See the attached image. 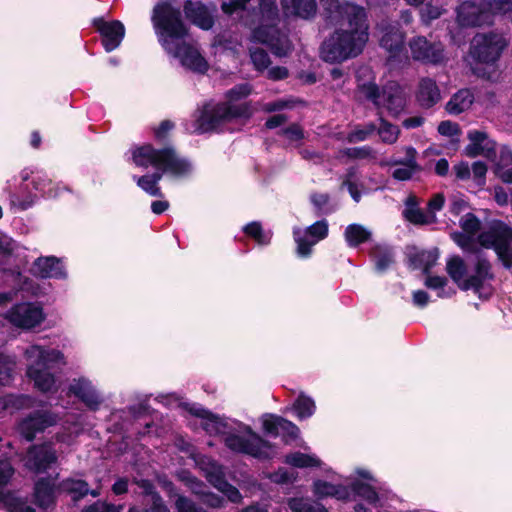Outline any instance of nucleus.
Here are the masks:
<instances>
[{"label":"nucleus","instance_id":"obj_1","mask_svg":"<svg viewBox=\"0 0 512 512\" xmlns=\"http://www.w3.org/2000/svg\"><path fill=\"white\" fill-rule=\"evenodd\" d=\"M131 160L136 167L147 169L152 166L155 171L145 174L156 185L164 175L173 178L188 177L193 170L191 162L181 157L174 146L155 148L150 143L137 145L131 148Z\"/></svg>","mask_w":512,"mask_h":512},{"label":"nucleus","instance_id":"obj_2","mask_svg":"<svg viewBox=\"0 0 512 512\" xmlns=\"http://www.w3.org/2000/svg\"><path fill=\"white\" fill-rule=\"evenodd\" d=\"M320 15L334 32H368L369 17L365 7L346 0H319Z\"/></svg>","mask_w":512,"mask_h":512},{"label":"nucleus","instance_id":"obj_3","mask_svg":"<svg viewBox=\"0 0 512 512\" xmlns=\"http://www.w3.org/2000/svg\"><path fill=\"white\" fill-rule=\"evenodd\" d=\"M191 34H159V42L164 50L178 59L181 66L196 74H206L210 68Z\"/></svg>","mask_w":512,"mask_h":512},{"label":"nucleus","instance_id":"obj_4","mask_svg":"<svg viewBox=\"0 0 512 512\" xmlns=\"http://www.w3.org/2000/svg\"><path fill=\"white\" fill-rule=\"evenodd\" d=\"M252 113L250 102H243L240 105L221 102L212 106L205 104L195 121L196 131L199 134L215 132L224 123L236 119H249Z\"/></svg>","mask_w":512,"mask_h":512},{"label":"nucleus","instance_id":"obj_5","mask_svg":"<svg viewBox=\"0 0 512 512\" xmlns=\"http://www.w3.org/2000/svg\"><path fill=\"white\" fill-rule=\"evenodd\" d=\"M370 34H330L320 46V58L341 63L362 53Z\"/></svg>","mask_w":512,"mask_h":512},{"label":"nucleus","instance_id":"obj_6","mask_svg":"<svg viewBox=\"0 0 512 512\" xmlns=\"http://www.w3.org/2000/svg\"><path fill=\"white\" fill-rule=\"evenodd\" d=\"M250 439L236 433H228L224 438L225 446L232 452L249 455L259 460L271 459L268 452L273 444L256 433L250 426L246 428Z\"/></svg>","mask_w":512,"mask_h":512},{"label":"nucleus","instance_id":"obj_7","mask_svg":"<svg viewBox=\"0 0 512 512\" xmlns=\"http://www.w3.org/2000/svg\"><path fill=\"white\" fill-rule=\"evenodd\" d=\"M507 44L503 34H475L469 54L478 63L492 64L500 58Z\"/></svg>","mask_w":512,"mask_h":512},{"label":"nucleus","instance_id":"obj_8","mask_svg":"<svg viewBox=\"0 0 512 512\" xmlns=\"http://www.w3.org/2000/svg\"><path fill=\"white\" fill-rule=\"evenodd\" d=\"M456 23L460 28H481L492 26V16L486 10L484 1L465 0L455 8Z\"/></svg>","mask_w":512,"mask_h":512},{"label":"nucleus","instance_id":"obj_9","mask_svg":"<svg viewBox=\"0 0 512 512\" xmlns=\"http://www.w3.org/2000/svg\"><path fill=\"white\" fill-rule=\"evenodd\" d=\"M57 415L51 410L36 409L28 413L17 424V431L22 438L32 442L38 433L56 425Z\"/></svg>","mask_w":512,"mask_h":512},{"label":"nucleus","instance_id":"obj_10","mask_svg":"<svg viewBox=\"0 0 512 512\" xmlns=\"http://www.w3.org/2000/svg\"><path fill=\"white\" fill-rule=\"evenodd\" d=\"M151 21L157 32H188L180 9L167 1L154 6Z\"/></svg>","mask_w":512,"mask_h":512},{"label":"nucleus","instance_id":"obj_11","mask_svg":"<svg viewBox=\"0 0 512 512\" xmlns=\"http://www.w3.org/2000/svg\"><path fill=\"white\" fill-rule=\"evenodd\" d=\"M57 462V452L51 442L33 444L27 450L26 466L36 474L47 472Z\"/></svg>","mask_w":512,"mask_h":512},{"label":"nucleus","instance_id":"obj_12","mask_svg":"<svg viewBox=\"0 0 512 512\" xmlns=\"http://www.w3.org/2000/svg\"><path fill=\"white\" fill-rule=\"evenodd\" d=\"M495 275L492 270V265L486 257H479L474 265V272L470 276L466 277L462 283L461 290L468 291L472 290L479 297L482 296L483 291L489 289L491 294V285L487 282L493 281Z\"/></svg>","mask_w":512,"mask_h":512},{"label":"nucleus","instance_id":"obj_13","mask_svg":"<svg viewBox=\"0 0 512 512\" xmlns=\"http://www.w3.org/2000/svg\"><path fill=\"white\" fill-rule=\"evenodd\" d=\"M477 241L483 248L494 251L512 246V227L503 221H495L477 236Z\"/></svg>","mask_w":512,"mask_h":512},{"label":"nucleus","instance_id":"obj_14","mask_svg":"<svg viewBox=\"0 0 512 512\" xmlns=\"http://www.w3.org/2000/svg\"><path fill=\"white\" fill-rule=\"evenodd\" d=\"M410 49L413 58L423 63L439 64L444 60L443 45L430 42L423 35H418L410 42Z\"/></svg>","mask_w":512,"mask_h":512},{"label":"nucleus","instance_id":"obj_15","mask_svg":"<svg viewBox=\"0 0 512 512\" xmlns=\"http://www.w3.org/2000/svg\"><path fill=\"white\" fill-rule=\"evenodd\" d=\"M9 319L19 328L31 329L44 320L43 309L31 303L20 304L11 309Z\"/></svg>","mask_w":512,"mask_h":512},{"label":"nucleus","instance_id":"obj_16","mask_svg":"<svg viewBox=\"0 0 512 512\" xmlns=\"http://www.w3.org/2000/svg\"><path fill=\"white\" fill-rule=\"evenodd\" d=\"M470 143L466 146V154L469 157L484 156L487 159L496 157V142L489 139L487 132L482 130H470L467 135Z\"/></svg>","mask_w":512,"mask_h":512},{"label":"nucleus","instance_id":"obj_17","mask_svg":"<svg viewBox=\"0 0 512 512\" xmlns=\"http://www.w3.org/2000/svg\"><path fill=\"white\" fill-rule=\"evenodd\" d=\"M183 12L186 19L201 30H210L214 25V16L209 8L200 1H185Z\"/></svg>","mask_w":512,"mask_h":512},{"label":"nucleus","instance_id":"obj_18","mask_svg":"<svg viewBox=\"0 0 512 512\" xmlns=\"http://www.w3.org/2000/svg\"><path fill=\"white\" fill-rule=\"evenodd\" d=\"M249 40L267 45L277 57H286L294 50L289 34H250Z\"/></svg>","mask_w":512,"mask_h":512},{"label":"nucleus","instance_id":"obj_19","mask_svg":"<svg viewBox=\"0 0 512 512\" xmlns=\"http://www.w3.org/2000/svg\"><path fill=\"white\" fill-rule=\"evenodd\" d=\"M57 485L50 476L38 478L33 486V501L41 509H48L56 504Z\"/></svg>","mask_w":512,"mask_h":512},{"label":"nucleus","instance_id":"obj_20","mask_svg":"<svg viewBox=\"0 0 512 512\" xmlns=\"http://www.w3.org/2000/svg\"><path fill=\"white\" fill-rule=\"evenodd\" d=\"M408 265L412 269H422L424 275L430 274L431 269L436 264L439 257L438 248L431 250L419 249L416 246L407 247Z\"/></svg>","mask_w":512,"mask_h":512},{"label":"nucleus","instance_id":"obj_21","mask_svg":"<svg viewBox=\"0 0 512 512\" xmlns=\"http://www.w3.org/2000/svg\"><path fill=\"white\" fill-rule=\"evenodd\" d=\"M33 274L37 277L65 279L67 273L61 260L55 256L37 258L32 266Z\"/></svg>","mask_w":512,"mask_h":512},{"label":"nucleus","instance_id":"obj_22","mask_svg":"<svg viewBox=\"0 0 512 512\" xmlns=\"http://www.w3.org/2000/svg\"><path fill=\"white\" fill-rule=\"evenodd\" d=\"M260 21L259 26L251 32H266V29H273V32H281L277 28L280 22L279 9L275 0H259Z\"/></svg>","mask_w":512,"mask_h":512},{"label":"nucleus","instance_id":"obj_23","mask_svg":"<svg viewBox=\"0 0 512 512\" xmlns=\"http://www.w3.org/2000/svg\"><path fill=\"white\" fill-rule=\"evenodd\" d=\"M382 94L391 115L397 116L404 110L406 98L402 87L397 82H389L383 86Z\"/></svg>","mask_w":512,"mask_h":512},{"label":"nucleus","instance_id":"obj_24","mask_svg":"<svg viewBox=\"0 0 512 512\" xmlns=\"http://www.w3.org/2000/svg\"><path fill=\"white\" fill-rule=\"evenodd\" d=\"M416 99L422 108L429 109L441 99L440 90L435 80L425 77L419 82Z\"/></svg>","mask_w":512,"mask_h":512},{"label":"nucleus","instance_id":"obj_25","mask_svg":"<svg viewBox=\"0 0 512 512\" xmlns=\"http://www.w3.org/2000/svg\"><path fill=\"white\" fill-rule=\"evenodd\" d=\"M26 374L34 382L35 387L43 393L50 392L55 388L56 379L54 374L49 371V367L35 363L27 368Z\"/></svg>","mask_w":512,"mask_h":512},{"label":"nucleus","instance_id":"obj_26","mask_svg":"<svg viewBox=\"0 0 512 512\" xmlns=\"http://www.w3.org/2000/svg\"><path fill=\"white\" fill-rule=\"evenodd\" d=\"M370 257L376 272L385 273L395 263V253L391 246L376 244L370 250Z\"/></svg>","mask_w":512,"mask_h":512},{"label":"nucleus","instance_id":"obj_27","mask_svg":"<svg viewBox=\"0 0 512 512\" xmlns=\"http://www.w3.org/2000/svg\"><path fill=\"white\" fill-rule=\"evenodd\" d=\"M281 4L285 13L290 10L292 15L305 20L314 18L317 13L316 0H290V5L286 0H281Z\"/></svg>","mask_w":512,"mask_h":512},{"label":"nucleus","instance_id":"obj_28","mask_svg":"<svg viewBox=\"0 0 512 512\" xmlns=\"http://www.w3.org/2000/svg\"><path fill=\"white\" fill-rule=\"evenodd\" d=\"M474 102V95L469 89L457 91L446 103L445 109L451 115H459L468 110Z\"/></svg>","mask_w":512,"mask_h":512},{"label":"nucleus","instance_id":"obj_29","mask_svg":"<svg viewBox=\"0 0 512 512\" xmlns=\"http://www.w3.org/2000/svg\"><path fill=\"white\" fill-rule=\"evenodd\" d=\"M494 175L503 183L512 185V151L503 147L493 168Z\"/></svg>","mask_w":512,"mask_h":512},{"label":"nucleus","instance_id":"obj_30","mask_svg":"<svg viewBox=\"0 0 512 512\" xmlns=\"http://www.w3.org/2000/svg\"><path fill=\"white\" fill-rule=\"evenodd\" d=\"M406 34H382L380 46L389 53V60L397 59L405 50Z\"/></svg>","mask_w":512,"mask_h":512},{"label":"nucleus","instance_id":"obj_31","mask_svg":"<svg viewBox=\"0 0 512 512\" xmlns=\"http://www.w3.org/2000/svg\"><path fill=\"white\" fill-rule=\"evenodd\" d=\"M58 488L69 494L74 502L88 495V482L82 479L66 478L59 483Z\"/></svg>","mask_w":512,"mask_h":512},{"label":"nucleus","instance_id":"obj_32","mask_svg":"<svg viewBox=\"0 0 512 512\" xmlns=\"http://www.w3.org/2000/svg\"><path fill=\"white\" fill-rule=\"evenodd\" d=\"M344 237L349 247L356 248L359 245L368 242L371 239L372 234L364 226L353 223L345 228Z\"/></svg>","mask_w":512,"mask_h":512},{"label":"nucleus","instance_id":"obj_33","mask_svg":"<svg viewBox=\"0 0 512 512\" xmlns=\"http://www.w3.org/2000/svg\"><path fill=\"white\" fill-rule=\"evenodd\" d=\"M292 410L299 420H305L315 413L316 404L311 397L300 393L292 405Z\"/></svg>","mask_w":512,"mask_h":512},{"label":"nucleus","instance_id":"obj_34","mask_svg":"<svg viewBox=\"0 0 512 512\" xmlns=\"http://www.w3.org/2000/svg\"><path fill=\"white\" fill-rule=\"evenodd\" d=\"M175 127V123L169 119L161 121L158 126L152 128L153 139L163 147L172 146L171 133Z\"/></svg>","mask_w":512,"mask_h":512},{"label":"nucleus","instance_id":"obj_35","mask_svg":"<svg viewBox=\"0 0 512 512\" xmlns=\"http://www.w3.org/2000/svg\"><path fill=\"white\" fill-rule=\"evenodd\" d=\"M446 270L451 279L457 284L461 290L462 283L465 280L467 267L464 260L460 256H454L447 262Z\"/></svg>","mask_w":512,"mask_h":512},{"label":"nucleus","instance_id":"obj_36","mask_svg":"<svg viewBox=\"0 0 512 512\" xmlns=\"http://www.w3.org/2000/svg\"><path fill=\"white\" fill-rule=\"evenodd\" d=\"M284 462L297 468L319 467L321 465L319 458L299 451L287 454Z\"/></svg>","mask_w":512,"mask_h":512},{"label":"nucleus","instance_id":"obj_37","mask_svg":"<svg viewBox=\"0 0 512 512\" xmlns=\"http://www.w3.org/2000/svg\"><path fill=\"white\" fill-rule=\"evenodd\" d=\"M352 492L363 498L371 505H376L379 502V494L376 489L369 483L355 480L351 483Z\"/></svg>","mask_w":512,"mask_h":512},{"label":"nucleus","instance_id":"obj_38","mask_svg":"<svg viewBox=\"0 0 512 512\" xmlns=\"http://www.w3.org/2000/svg\"><path fill=\"white\" fill-rule=\"evenodd\" d=\"M201 426L209 435L225 434L229 428L226 420L213 412L212 416H208L207 419L202 421Z\"/></svg>","mask_w":512,"mask_h":512},{"label":"nucleus","instance_id":"obj_39","mask_svg":"<svg viewBox=\"0 0 512 512\" xmlns=\"http://www.w3.org/2000/svg\"><path fill=\"white\" fill-rule=\"evenodd\" d=\"M242 231L259 245H268L270 243L271 237L264 232L259 221L249 222L243 227Z\"/></svg>","mask_w":512,"mask_h":512},{"label":"nucleus","instance_id":"obj_40","mask_svg":"<svg viewBox=\"0 0 512 512\" xmlns=\"http://www.w3.org/2000/svg\"><path fill=\"white\" fill-rule=\"evenodd\" d=\"M486 10L492 16V26L497 15L505 16L512 14V0H485Z\"/></svg>","mask_w":512,"mask_h":512},{"label":"nucleus","instance_id":"obj_41","mask_svg":"<svg viewBox=\"0 0 512 512\" xmlns=\"http://www.w3.org/2000/svg\"><path fill=\"white\" fill-rule=\"evenodd\" d=\"M206 479L216 488L222 490L225 486H229L232 489V493L240 498L239 491L231 486L225 479V475L221 469V466L212 464V470L207 472Z\"/></svg>","mask_w":512,"mask_h":512},{"label":"nucleus","instance_id":"obj_42","mask_svg":"<svg viewBox=\"0 0 512 512\" xmlns=\"http://www.w3.org/2000/svg\"><path fill=\"white\" fill-rule=\"evenodd\" d=\"M283 417L273 414V413H265L262 415V430L266 436H271L276 438L280 436V426L281 420Z\"/></svg>","mask_w":512,"mask_h":512},{"label":"nucleus","instance_id":"obj_43","mask_svg":"<svg viewBox=\"0 0 512 512\" xmlns=\"http://www.w3.org/2000/svg\"><path fill=\"white\" fill-rule=\"evenodd\" d=\"M252 90V86L249 83L236 84L225 92L226 101L224 103L236 105L235 102L247 98L252 93Z\"/></svg>","mask_w":512,"mask_h":512},{"label":"nucleus","instance_id":"obj_44","mask_svg":"<svg viewBox=\"0 0 512 512\" xmlns=\"http://www.w3.org/2000/svg\"><path fill=\"white\" fill-rule=\"evenodd\" d=\"M403 217L414 225H428L436 220V215L426 214L420 208L404 209Z\"/></svg>","mask_w":512,"mask_h":512},{"label":"nucleus","instance_id":"obj_45","mask_svg":"<svg viewBox=\"0 0 512 512\" xmlns=\"http://www.w3.org/2000/svg\"><path fill=\"white\" fill-rule=\"evenodd\" d=\"M289 508L293 512H328V510L322 504H312L303 498L290 499Z\"/></svg>","mask_w":512,"mask_h":512},{"label":"nucleus","instance_id":"obj_46","mask_svg":"<svg viewBox=\"0 0 512 512\" xmlns=\"http://www.w3.org/2000/svg\"><path fill=\"white\" fill-rule=\"evenodd\" d=\"M95 32H125V26L120 20L106 21L104 17H96L92 20Z\"/></svg>","mask_w":512,"mask_h":512},{"label":"nucleus","instance_id":"obj_47","mask_svg":"<svg viewBox=\"0 0 512 512\" xmlns=\"http://www.w3.org/2000/svg\"><path fill=\"white\" fill-rule=\"evenodd\" d=\"M280 426V435L284 444L289 445L299 438L300 430L292 421L282 418Z\"/></svg>","mask_w":512,"mask_h":512},{"label":"nucleus","instance_id":"obj_48","mask_svg":"<svg viewBox=\"0 0 512 512\" xmlns=\"http://www.w3.org/2000/svg\"><path fill=\"white\" fill-rule=\"evenodd\" d=\"M376 130V124L369 122L362 127L357 126L353 131L347 134L346 139L349 143L362 142L368 139Z\"/></svg>","mask_w":512,"mask_h":512},{"label":"nucleus","instance_id":"obj_49","mask_svg":"<svg viewBox=\"0 0 512 512\" xmlns=\"http://www.w3.org/2000/svg\"><path fill=\"white\" fill-rule=\"evenodd\" d=\"M384 143L393 144L397 141L400 130L397 126L381 118V126L376 130Z\"/></svg>","mask_w":512,"mask_h":512},{"label":"nucleus","instance_id":"obj_50","mask_svg":"<svg viewBox=\"0 0 512 512\" xmlns=\"http://www.w3.org/2000/svg\"><path fill=\"white\" fill-rule=\"evenodd\" d=\"M133 179L136 181L137 186L146 192L148 195L158 198H163L164 194L159 185H156L151 179L146 175L142 176H133Z\"/></svg>","mask_w":512,"mask_h":512},{"label":"nucleus","instance_id":"obj_51","mask_svg":"<svg viewBox=\"0 0 512 512\" xmlns=\"http://www.w3.org/2000/svg\"><path fill=\"white\" fill-rule=\"evenodd\" d=\"M249 51L251 62L257 71L262 72L269 67L271 60L266 50L257 47Z\"/></svg>","mask_w":512,"mask_h":512},{"label":"nucleus","instance_id":"obj_52","mask_svg":"<svg viewBox=\"0 0 512 512\" xmlns=\"http://www.w3.org/2000/svg\"><path fill=\"white\" fill-rule=\"evenodd\" d=\"M306 235L312 237L316 243L325 239L329 233V225L325 219L318 220L312 225L308 226L305 230Z\"/></svg>","mask_w":512,"mask_h":512},{"label":"nucleus","instance_id":"obj_53","mask_svg":"<svg viewBox=\"0 0 512 512\" xmlns=\"http://www.w3.org/2000/svg\"><path fill=\"white\" fill-rule=\"evenodd\" d=\"M213 45L221 46L224 50L231 51L234 55L239 53L240 42L233 38V34H215Z\"/></svg>","mask_w":512,"mask_h":512},{"label":"nucleus","instance_id":"obj_54","mask_svg":"<svg viewBox=\"0 0 512 512\" xmlns=\"http://www.w3.org/2000/svg\"><path fill=\"white\" fill-rule=\"evenodd\" d=\"M460 227L465 233L475 235L481 229V221L475 214L469 212L460 219Z\"/></svg>","mask_w":512,"mask_h":512},{"label":"nucleus","instance_id":"obj_55","mask_svg":"<svg viewBox=\"0 0 512 512\" xmlns=\"http://www.w3.org/2000/svg\"><path fill=\"white\" fill-rule=\"evenodd\" d=\"M7 512H35V508L28 503L27 498L12 494L6 506Z\"/></svg>","mask_w":512,"mask_h":512},{"label":"nucleus","instance_id":"obj_56","mask_svg":"<svg viewBox=\"0 0 512 512\" xmlns=\"http://www.w3.org/2000/svg\"><path fill=\"white\" fill-rule=\"evenodd\" d=\"M358 90L374 105H379L381 91L375 82H367L358 85Z\"/></svg>","mask_w":512,"mask_h":512},{"label":"nucleus","instance_id":"obj_57","mask_svg":"<svg viewBox=\"0 0 512 512\" xmlns=\"http://www.w3.org/2000/svg\"><path fill=\"white\" fill-rule=\"evenodd\" d=\"M14 363L0 353V386H6L12 381Z\"/></svg>","mask_w":512,"mask_h":512},{"label":"nucleus","instance_id":"obj_58","mask_svg":"<svg viewBox=\"0 0 512 512\" xmlns=\"http://www.w3.org/2000/svg\"><path fill=\"white\" fill-rule=\"evenodd\" d=\"M279 135L284 136L290 143L300 142L304 139V130L298 123H292L281 129Z\"/></svg>","mask_w":512,"mask_h":512},{"label":"nucleus","instance_id":"obj_59","mask_svg":"<svg viewBox=\"0 0 512 512\" xmlns=\"http://www.w3.org/2000/svg\"><path fill=\"white\" fill-rule=\"evenodd\" d=\"M373 150L370 146L365 145L362 147H350L341 150L343 156L349 159H367L372 156Z\"/></svg>","mask_w":512,"mask_h":512},{"label":"nucleus","instance_id":"obj_60","mask_svg":"<svg viewBox=\"0 0 512 512\" xmlns=\"http://www.w3.org/2000/svg\"><path fill=\"white\" fill-rule=\"evenodd\" d=\"M177 512H207L204 508L197 506L190 498L178 495L175 501Z\"/></svg>","mask_w":512,"mask_h":512},{"label":"nucleus","instance_id":"obj_61","mask_svg":"<svg viewBox=\"0 0 512 512\" xmlns=\"http://www.w3.org/2000/svg\"><path fill=\"white\" fill-rule=\"evenodd\" d=\"M64 355L61 351L52 349L51 351H41L39 354V358L36 363L43 367H49L50 363H58L62 361Z\"/></svg>","mask_w":512,"mask_h":512},{"label":"nucleus","instance_id":"obj_62","mask_svg":"<svg viewBox=\"0 0 512 512\" xmlns=\"http://www.w3.org/2000/svg\"><path fill=\"white\" fill-rule=\"evenodd\" d=\"M297 243V254L301 258H308L312 254V247L316 241L310 240L307 236H299L295 238Z\"/></svg>","mask_w":512,"mask_h":512},{"label":"nucleus","instance_id":"obj_63","mask_svg":"<svg viewBox=\"0 0 512 512\" xmlns=\"http://www.w3.org/2000/svg\"><path fill=\"white\" fill-rule=\"evenodd\" d=\"M125 34H100V41L106 52L116 49L122 42Z\"/></svg>","mask_w":512,"mask_h":512},{"label":"nucleus","instance_id":"obj_64","mask_svg":"<svg viewBox=\"0 0 512 512\" xmlns=\"http://www.w3.org/2000/svg\"><path fill=\"white\" fill-rule=\"evenodd\" d=\"M146 507L142 508L143 511L147 512H170L169 508L165 504L160 494L155 495V499H150L149 502L145 503Z\"/></svg>","mask_w":512,"mask_h":512}]
</instances>
